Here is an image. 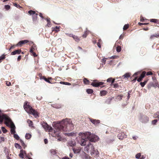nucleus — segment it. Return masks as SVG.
<instances>
[{"label":"nucleus","instance_id":"f257e3e1","mask_svg":"<svg viewBox=\"0 0 159 159\" xmlns=\"http://www.w3.org/2000/svg\"><path fill=\"white\" fill-rule=\"evenodd\" d=\"M67 125L70 126V130H73L74 129V125L72 123V121L70 119L66 118V119H63L61 121H57V123L54 122L52 125L54 128V133L59 136L61 131H67Z\"/></svg>","mask_w":159,"mask_h":159},{"label":"nucleus","instance_id":"f03ea898","mask_svg":"<svg viewBox=\"0 0 159 159\" xmlns=\"http://www.w3.org/2000/svg\"><path fill=\"white\" fill-rule=\"evenodd\" d=\"M79 135L81 137L80 144L82 146L85 145L86 142L88 140L90 142H95L99 139V138L98 136L91 134L90 132H87L83 133L80 132Z\"/></svg>","mask_w":159,"mask_h":159},{"label":"nucleus","instance_id":"7ed1b4c3","mask_svg":"<svg viewBox=\"0 0 159 159\" xmlns=\"http://www.w3.org/2000/svg\"><path fill=\"white\" fill-rule=\"evenodd\" d=\"M86 151L88 152L89 150L91 149L90 151H91V156H93L94 154H95L96 156H98L99 153L98 151L97 150H95L94 147L91 143H89L86 147Z\"/></svg>","mask_w":159,"mask_h":159},{"label":"nucleus","instance_id":"20e7f679","mask_svg":"<svg viewBox=\"0 0 159 159\" xmlns=\"http://www.w3.org/2000/svg\"><path fill=\"white\" fill-rule=\"evenodd\" d=\"M4 124L7 126L9 127L10 129V132L12 134H14L16 133L15 125L13 122L11 120L10 122H4Z\"/></svg>","mask_w":159,"mask_h":159},{"label":"nucleus","instance_id":"39448f33","mask_svg":"<svg viewBox=\"0 0 159 159\" xmlns=\"http://www.w3.org/2000/svg\"><path fill=\"white\" fill-rule=\"evenodd\" d=\"M23 107L25 110L28 113L32 109V107L30 105V103L28 101H25L24 103Z\"/></svg>","mask_w":159,"mask_h":159},{"label":"nucleus","instance_id":"423d86ee","mask_svg":"<svg viewBox=\"0 0 159 159\" xmlns=\"http://www.w3.org/2000/svg\"><path fill=\"white\" fill-rule=\"evenodd\" d=\"M104 84V82L102 81H99L96 80H93V82L91 84V85L94 87H98Z\"/></svg>","mask_w":159,"mask_h":159},{"label":"nucleus","instance_id":"0eeeda50","mask_svg":"<svg viewBox=\"0 0 159 159\" xmlns=\"http://www.w3.org/2000/svg\"><path fill=\"white\" fill-rule=\"evenodd\" d=\"M140 121L142 123H145L148 122L149 120L148 117L146 116L143 115L141 114H140Z\"/></svg>","mask_w":159,"mask_h":159},{"label":"nucleus","instance_id":"6e6552de","mask_svg":"<svg viewBox=\"0 0 159 159\" xmlns=\"http://www.w3.org/2000/svg\"><path fill=\"white\" fill-rule=\"evenodd\" d=\"M0 119H4V122H10L11 121V120L9 116L6 114L3 113L0 114Z\"/></svg>","mask_w":159,"mask_h":159},{"label":"nucleus","instance_id":"1a4fd4ad","mask_svg":"<svg viewBox=\"0 0 159 159\" xmlns=\"http://www.w3.org/2000/svg\"><path fill=\"white\" fill-rule=\"evenodd\" d=\"M29 112L28 114L33 115L35 118L38 117L39 116L38 112L35 109L33 108Z\"/></svg>","mask_w":159,"mask_h":159},{"label":"nucleus","instance_id":"9d476101","mask_svg":"<svg viewBox=\"0 0 159 159\" xmlns=\"http://www.w3.org/2000/svg\"><path fill=\"white\" fill-rule=\"evenodd\" d=\"M29 42L28 40H24L20 41L16 45V46L21 47L22 45L26 43Z\"/></svg>","mask_w":159,"mask_h":159},{"label":"nucleus","instance_id":"9b49d317","mask_svg":"<svg viewBox=\"0 0 159 159\" xmlns=\"http://www.w3.org/2000/svg\"><path fill=\"white\" fill-rule=\"evenodd\" d=\"M127 137V135L125 134L124 132L120 133L117 135V137L120 140H122L124 139L125 138Z\"/></svg>","mask_w":159,"mask_h":159},{"label":"nucleus","instance_id":"f8f14e48","mask_svg":"<svg viewBox=\"0 0 159 159\" xmlns=\"http://www.w3.org/2000/svg\"><path fill=\"white\" fill-rule=\"evenodd\" d=\"M90 121L94 125H96L100 123V121L99 120L93 119L91 118H89Z\"/></svg>","mask_w":159,"mask_h":159},{"label":"nucleus","instance_id":"ddd939ff","mask_svg":"<svg viewBox=\"0 0 159 159\" xmlns=\"http://www.w3.org/2000/svg\"><path fill=\"white\" fill-rule=\"evenodd\" d=\"M24 154L26 156H26H27L26 152L25 151H24L22 149H21L20 151V152L19 155V156L22 159L24 158Z\"/></svg>","mask_w":159,"mask_h":159},{"label":"nucleus","instance_id":"4468645a","mask_svg":"<svg viewBox=\"0 0 159 159\" xmlns=\"http://www.w3.org/2000/svg\"><path fill=\"white\" fill-rule=\"evenodd\" d=\"M146 73V72L143 71L140 75L139 78L137 80V81L139 82H140L142 81L143 79L145 77Z\"/></svg>","mask_w":159,"mask_h":159},{"label":"nucleus","instance_id":"2eb2a0df","mask_svg":"<svg viewBox=\"0 0 159 159\" xmlns=\"http://www.w3.org/2000/svg\"><path fill=\"white\" fill-rule=\"evenodd\" d=\"M21 52V50L20 49H18L12 52L11 53V55H15L16 54H20Z\"/></svg>","mask_w":159,"mask_h":159},{"label":"nucleus","instance_id":"dca6fc26","mask_svg":"<svg viewBox=\"0 0 159 159\" xmlns=\"http://www.w3.org/2000/svg\"><path fill=\"white\" fill-rule=\"evenodd\" d=\"M49 126V125H48L46 122H43L42 124V127L46 131L48 130V128Z\"/></svg>","mask_w":159,"mask_h":159},{"label":"nucleus","instance_id":"f3484780","mask_svg":"<svg viewBox=\"0 0 159 159\" xmlns=\"http://www.w3.org/2000/svg\"><path fill=\"white\" fill-rule=\"evenodd\" d=\"M38 15V14L35 13L32 16L33 21L34 23L37 22Z\"/></svg>","mask_w":159,"mask_h":159},{"label":"nucleus","instance_id":"a211bd4d","mask_svg":"<svg viewBox=\"0 0 159 159\" xmlns=\"http://www.w3.org/2000/svg\"><path fill=\"white\" fill-rule=\"evenodd\" d=\"M68 144L70 146L73 147L76 145V143L74 141L71 140L68 142Z\"/></svg>","mask_w":159,"mask_h":159},{"label":"nucleus","instance_id":"6ab92c4d","mask_svg":"<svg viewBox=\"0 0 159 159\" xmlns=\"http://www.w3.org/2000/svg\"><path fill=\"white\" fill-rule=\"evenodd\" d=\"M86 30L84 32V34L82 35L83 38H85L89 32V31L87 30V28H86Z\"/></svg>","mask_w":159,"mask_h":159},{"label":"nucleus","instance_id":"aec40b11","mask_svg":"<svg viewBox=\"0 0 159 159\" xmlns=\"http://www.w3.org/2000/svg\"><path fill=\"white\" fill-rule=\"evenodd\" d=\"M107 92L106 90H103L100 91V95L101 96H105L107 94Z\"/></svg>","mask_w":159,"mask_h":159},{"label":"nucleus","instance_id":"412c9836","mask_svg":"<svg viewBox=\"0 0 159 159\" xmlns=\"http://www.w3.org/2000/svg\"><path fill=\"white\" fill-rule=\"evenodd\" d=\"M60 26H56L55 27H52V31H55L56 32H58L60 31L59 29Z\"/></svg>","mask_w":159,"mask_h":159},{"label":"nucleus","instance_id":"4be33fe9","mask_svg":"<svg viewBox=\"0 0 159 159\" xmlns=\"http://www.w3.org/2000/svg\"><path fill=\"white\" fill-rule=\"evenodd\" d=\"M113 98V97L107 99L106 101L105 102L107 104H110L111 103L112 100Z\"/></svg>","mask_w":159,"mask_h":159},{"label":"nucleus","instance_id":"5701e85b","mask_svg":"<svg viewBox=\"0 0 159 159\" xmlns=\"http://www.w3.org/2000/svg\"><path fill=\"white\" fill-rule=\"evenodd\" d=\"M83 81L84 83L85 84L88 85L89 84V81L86 78H84V79Z\"/></svg>","mask_w":159,"mask_h":159},{"label":"nucleus","instance_id":"b1692460","mask_svg":"<svg viewBox=\"0 0 159 159\" xmlns=\"http://www.w3.org/2000/svg\"><path fill=\"white\" fill-rule=\"evenodd\" d=\"M86 92L88 94H91L93 93V91L92 89H86Z\"/></svg>","mask_w":159,"mask_h":159},{"label":"nucleus","instance_id":"393cba45","mask_svg":"<svg viewBox=\"0 0 159 159\" xmlns=\"http://www.w3.org/2000/svg\"><path fill=\"white\" fill-rule=\"evenodd\" d=\"M72 150L74 152L75 154H77L80 152V150L79 149L75 148H72Z\"/></svg>","mask_w":159,"mask_h":159},{"label":"nucleus","instance_id":"a878e982","mask_svg":"<svg viewBox=\"0 0 159 159\" xmlns=\"http://www.w3.org/2000/svg\"><path fill=\"white\" fill-rule=\"evenodd\" d=\"M15 147L16 148H18V149H20V150L22 149L21 146L18 143H15Z\"/></svg>","mask_w":159,"mask_h":159},{"label":"nucleus","instance_id":"bb28decb","mask_svg":"<svg viewBox=\"0 0 159 159\" xmlns=\"http://www.w3.org/2000/svg\"><path fill=\"white\" fill-rule=\"evenodd\" d=\"M75 133L73 132L70 133H67L65 134V135H67L68 136H74L75 134Z\"/></svg>","mask_w":159,"mask_h":159},{"label":"nucleus","instance_id":"cd10ccee","mask_svg":"<svg viewBox=\"0 0 159 159\" xmlns=\"http://www.w3.org/2000/svg\"><path fill=\"white\" fill-rule=\"evenodd\" d=\"M60 84H63L66 85H70L71 84L70 83L66 82L64 81H61L60 82Z\"/></svg>","mask_w":159,"mask_h":159},{"label":"nucleus","instance_id":"c85d7f7f","mask_svg":"<svg viewBox=\"0 0 159 159\" xmlns=\"http://www.w3.org/2000/svg\"><path fill=\"white\" fill-rule=\"evenodd\" d=\"M25 137L26 139H29L31 138V135L29 133H26Z\"/></svg>","mask_w":159,"mask_h":159},{"label":"nucleus","instance_id":"c756f323","mask_svg":"<svg viewBox=\"0 0 159 159\" xmlns=\"http://www.w3.org/2000/svg\"><path fill=\"white\" fill-rule=\"evenodd\" d=\"M27 122L28 123L29 127H32L33 125V123L32 121L29 119L27 120Z\"/></svg>","mask_w":159,"mask_h":159},{"label":"nucleus","instance_id":"7c9ffc66","mask_svg":"<svg viewBox=\"0 0 159 159\" xmlns=\"http://www.w3.org/2000/svg\"><path fill=\"white\" fill-rule=\"evenodd\" d=\"M150 21L151 22L154 23H157L158 22L159 20H158L155 19H151L150 20Z\"/></svg>","mask_w":159,"mask_h":159},{"label":"nucleus","instance_id":"2f4dec72","mask_svg":"<svg viewBox=\"0 0 159 159\" xmlns=\"http://www.w3.org/2000/svg\"><path fill=\"white\" fill-rule=\"evenodd\" d=\"M20 142L21 144V145L24 147V148H25V147H26V145L24 141L21 139H20Z\"/></svg>","mask_w":159,"mask_h":159},{"label":"nucleus","instance_id":"473e14b6","mask_svg":"<svg viewBox=\"0 0 159 159\" xmlns=\"http://www.w3.org/2000/svg\"><path fill=\"white\" fill-rule=\"evenodd\" d=\"M28 13L30 15L32 16L36 13L35 11L32 10H30L28 11Z\"/></svg>","mask_w":159,"mask_h":159},{"label":"nucleus","instance_id":"72a5a7b5","mask_svg":"<svg viewBox=\"0 0 159 159\" xmlns=\"http://www.w3.org/2000/svg\"><path fill=\"white\" fill-rule=\"evenodd\" d=\"M130 75L129 73H125L123 76L124 78H128L130 77Z\"/></svg>","mask_w":159,"mask_h":159},{"label":"nucleus","instance_id":"f704fd0d","mask_svg":"<svg viewBox=\"0 0 159 159\" xmlns=\"http://www.w3.org/2000/svg\"><path fill=\"white\" fill-rule=\"evenodd\" d=\"M5 58V55L4 54H2L1 56H0V62H1L2 61V60Z\"/></svg>","mask_w":159,"mask_h":159},{"label":"nucleus","instance_id":"c9c22d12","mask_svg":"<svg viewBox=\"0 0 159 159\" xmlns=\"http://www.w3.org/2000/svg\"><path fill=\"white\" fill-rule=\"evenodd\" d=\"M121 50V48L120 46H118L116 48V51L118 52H120Z\"/></svg>","mask_w":159,"mask_h":159},{"label":"nucleus","instance_id":"e433bc0d","mask_svg":"<svg viewBox=\"0 0 159 159\" xmlns=\"http://www.w3.org/2000/svg\"><path fill=\"white\" fill-rule=\"evenodd\" d=\"M13 135V137L15 139L17 140H18L19 139L20 137L17 134H15Z\"/></svg>","mask_w":159,"mask_h":159},{"label":"nucleus","instance_id":"4c0bfd02","mask_svg":"<svg viewBox=\"0 0 159 159\" xmlns=\"http://www.w3.org/2000/svg\"><path fill=\"white\" fill-rule=\"evenodd\" d=\"M159 37V33H158L157 34L151 35L150 37V39H152L154 37Z\"/></svg>","mask_w":159,"mask_h":159},{"label":"nucleus","instance_id":"58836bf2","mask_svg":"<svg viewBox=\"0 0 159 159\" xmlns=\"http://www.w3.org/2000/svg\"><path fill=\"white\" fill-rule=\"evenodd\" d=\"M147 80H145L143 82H140V84L142 87H143L147 83Z\"/></svg>","mask_w":159,"mask_h":159},{"label":"nucleus","instance_id":"ea45409f","mask_svg":"<svg viewBox=\"0 0 159 159\" xmlns=\"http://www.w3.org/2000/svg\"><path fill=\"white\" fill-rule=\"evenodd\" d=\"M73 38L74 39H75V41L76 42H78L80 40L78 37L77 36H76L74 35V36H73Z\"/></svg>","mask_w":159,"mask_h":159},{"label":"nucleus","instance_id":"a19ab883","mask_svg":"<svg viewBox=\"0 0 159 159\" xmlns=\"http://www.w3.org/2000/svg\"><path fill=\"white\" fill-rule=\"evenodd\" d=\"M1 129L2 130V132L4 133H6L7 132V130L6 129V128H5V127H3V126L2 127Z\"/></svg>","mask_w":159,"mask_h":159},{"label":"nucleus","instance_id":"79ce46f5","mask_svg":"<svg viewBox=\"0 0 159 159\" xmlns=\"http://www.w3.org/2000/svg\"><path fill=\"white\" fill-rule=\"evenodd\" d=\"M123 96L122 95H118L116 97L117 99H118L119 100H120L122 99Z\"/></svg>","mask_w":159,"mask_h":159},{"label":"nucleus","instance_id":"37998d69","mask_svg":"<svg viewBox=\"0 0 159 159\" xmlns=\"http://www.w3.org/2000/svg\"><path fill=\"white\" fill-rule=\"evenodd\" d=\"M10 6L8 5H5L4 7L7 10H9L10 8Z\"/></svg>","mask_w":159,"mask_h":159},{"label":"nucleus","instance_id":"c03bdc74","mask_svg":"<svg viewBox=\"0 0 159 159\" xmlns=\"http://www.w3.org/2000/svg\"><path fill=\"white\" fill-rule=\"evenodd\" d=\"M129 27V24H126L124 25L123 28V30H125L127 29Z\"/></svg>","mask_w":159,"mask_h":159},{"label":"nucleus","instance_id":"a18cd8bd","mask_svg":"<svg viewBox=\"0 0 159 159\" xmlns=\"http://www.w3.org/2000/svg\"><path fill=\"white\" fill-rule=\"evenodd\" d=\"M141 155V154L140 153H137L136 155H135V158L136 159H139V158L140 157Z\"/></svg>","mask_w":159,"mask_h":159},{"label":"nucleus","instance_id":"49530a36","mask_svg":"<svg viewBox=\"0 0 159 159\" xmlns=\"http://www.w3.org/2000/svg\"><path fill=\"white\" fill-rule=\"evenodd\" d=\"M48 129V131L50 132H52V130H53V128L49 125Z\"/></svg>","mask_w":159,"mask_h":159},{"label":"nucleus","instance_id":"de8ad7c7","mask_svg":"<svg viewBox=\"0 0 159 159\" xmlns=\"http://www.w3.org/2000/svg\"><path fill=\"white\" fill-rule=\"evenodd\" d=\"M50 153L52 155H54L56 154V151L53 149H52L50 151Z\"/></svg>","mask_w":159,"mask_h":159},{"label":"nucleus","instance_id":"09e8293b","mask_svg":"<svg viewBox=\"0 0 159 159\" xmlns=\"http://www.w3.org/2000/svg\"><path fill=\"white\" fill-rule=\"evenodd\" d=\"M158 120H157V119H155V120H153L152 121V124L154 125H155L156 124V123H157V122Z\"/></svg>","mask_w":159,"mask_h":159},{"label":"nucleus","instance_id":"8fccbe9b","mask_svg":"<svg viewBox=\"0 0 159 159\" xmlns=\"http://www.w3.org/2000/svg\"><path fill=\"white\" fill-rule=\"evenodd\" d=\"M131 92V91H129L128 93V96H127V101H128L129 99V98L130 97V93Z\"/></svg>","mask_w":159,"mask_h":159},{"label":"nucleus","instance_id":"3c124183","mask_svg":"<svg viewBox=\"0 0 159 159\" xmlns=\"http://www.w3.org/2000/svg\"><path fill=\"white\" fill-rule=\"evenodd\" d=\"M14 6H15V7H16L17 8H22V7L21 6H20L19 5L17 4L16 3H15L14 4Z\"/></svg>","mask_w":159,"mask_h":159},{"label":"nucleus","instance_id":"603ef678","mask_svg":"<svg viewBox=\"0 0 159 159\" xmlns=\"http://www.w3.org/2000/svg\"><path fill=\"white\" fill-rule=\"evenodd\" d=\"M119 86V84L118 83L114 84H113V87L115 88H118Z\"/></svg>","mask_w":159,"mask_h":159},{"label":"nucleus","instance_id":"864d4df0","mask_svg":"<svg viewBox=\"0 0 159 159\" xmlns=\"http://www.w3.org/2000/svg\"><path fill=\"white\" fill-rule=\"evenodd\" d=\"M149 24V23H142L140 22H139L138 23V25H148Z\"/></svg>","mask_w":159,"mask_h":159},{"label":"nucleus","instance_id":"5fc2aeb1","mask_svg":"<svg viewBox=\"0 0 159 159\" xmlns=\"http://www.w3.org/2000/svg\"><path fill=\"white\" fill-rule=\"evenodd\" d=\"M118 56H117L114 55V56H112L110 57H109V58L110 59L117 58H118Z\"/></svg>","mask_w":159,"mask_h":159},{"label":"nucleus","instance_id":"6e6d98bb","mask_svg":"<svg viewBox=\"0 0 159 159\" xmlns=\"http://www.w3.org/2000/svg\"><path fill=\"white\" fill-rule=\"evenodd\" d=\"M106 61V58H103L102 59L101 62L105 64Z\"/></svg>","mask_w":159,"mask_h":159},{"label":"nucleus","instance_id":"4d7b16f0","mask_svg":"<svg viewBox=\"0 0 159 159\" xmlns=\"http://www.w3.org/2000/svg\"><path fill=\"white\" fill-rule=\"evenodd\" d=\"M4 141V138L3 137H0V142L1 143Z\"/></svg>","mask_w":159,"mask_h":159},{"label":"nucleus","instance_id":"13d9d810","mask_svg":"<svg viewBox=\"0 0 159 159\" xmlns=\"http://www.w3.org/2000/svg\"><path fill=\"white\" fill-rule=\"evenodd\" d=\"M16 46V45H13L11 46L10 47L9 49H8L9 51H10L11 49L14 48Z\"/></svg>","mask_w":159,"mask_h":159},{"label":"nucleus","instance_id":"bf43d9fd","mask_svg":"<svg viewBox=\"0 0 159 159\" xmlns=\"http://www.w3.org/2000/svg\"><path fill=\"white\" fill-rule=\"evenodd\" d=\"M36 45L35 44H33V45L30 48L34 50L36 48Z\"/></svg>","mask_w":159,"mask_h":159},{"label":"nucleus","instance_id":"052dcab7","mask_svg":"<svg viewBox=\"0 0 159 159\" xmlns=\"http://www.w3.org/2000/svg\"><path fill=\"white\" fill-rule=\"evenodd\" d=\"M112 79V78H111V77L109 78L107 80V82H111V80Z\"/></svg>","mask_w":159,"mask_h":159},{"label":"nucleus","instance_id":"680f3d73","mask_svg":"<svg viewBox=\"0 0 159 159\" xmlns=\"http://www.w3.org/2000/svg\"><path fill=\"white\" fill-rule=\"evenodd\" d=\"M51 22H47V24L46 25V26H48V27H50L51 26Z\"/></svg>","mask_w":159,"mask_h":159},{"label":"nucleus","instance_id":"e2e57ef3","mask_svg":"<svg viewBox=\"0 0 159 159\" xmlns=\"http://www.w3.org/2000/svg\"><path fill=\"white\" fill-rule=\"evenodd\" d=\"M140 18H140V21L141 22H143L144 21V20H147L146 19H144V18L142 16H140Z\"/></svg>","mask_w":159,"mask_h":159},{"label":"nucleus","instance_id":"0e129e2a","mask_svg":"<svg viewBox=\"0 0 159 159\" xmlns=\"http://www.w3.org/2000/svg\"><path fill=\"white\" fill-rule=\"evenodd\" d=\"M147 75H152V73L151 71H148L146 73Z\"/></svg>","mask_w":159,"mask_h":159},{"label":"nucleus","instance_id":"69168bd1","mask_svg":"<svg viewBox=\"0 0 159 159\" xmlns=\"http://www.w3.org/2000/svg\"><path fill=\"white\" fill-rule=\"evenodd\" d=\"M6 84L7 86H10L11 85V83L10 82L8 81H6Z\"/></svg>","mask_w":159,"mask_h":159},{"label":"nucleus","instance_id":"338daca9","mask_svg":"<svg viewBox=\"0 0 159 159\" xmlns=\"http://www.w3.org/2000/svg\"><path fill=\"white\" fill-rule=\"evenodd\" d=\"M45 81H46V82H48L49 83L52 84V83L50 81V80H49V79H48V78H46V79L45 80Z\"/></svg>","mask_w":159,"mask_h":159},{"label":"nucleus","instance_id":"774afa93","mask_svg":"<svg viewBox=\"0 0 159 159\" xmlns=\"http://www.w3.org/2000/svg\"><path fill=\"white\" fill-rule=\"evenodd\" d=\"M21 55H19L17 59V60L18 61H19L21 59Z\"/></svg>","mask_w":159,"mask_h":159}]
</instances>
